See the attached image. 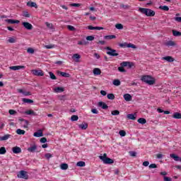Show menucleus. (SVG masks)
I'll list each match as a JSON object with an SVG mask.
<instances>
[{"instance_id": "7ed1b4c3", "label": "nucleus", "mask_w": 181, "mask_h": 181, "mask_svg": "<svg viewBox=\"0 0 181 181\" xmlns=\"http://www.w3.org/2000/svg\"><path fill=\"white\" fill-rule=\"evenodd\" d=\"M99 159L103 161L105 165H112L114 163V160L107 157V153H104L103 156H100Z\"/></svg>"}, {"instance_id": "c85d7f7f", "label": "nucleus", "mask_w": 181, "mask_h": 181, "mask_svg": "<svg viewBox=\"0 0 181 181\" xmlns=\"http://www.w3.org/2000/svg\"><path fill=\"white\" fill-rule=\"evenodd\" d=\"M23 103H25L26 104H33V100L28 99V98H23Z\"/></svg>"}, {"instance_id": "aec40b11", "label": "nucleus", "mask_w": 181, "mask_h": 181, "mask_svg": "<svg viewBox=\"0 0 181 181\" xmlns=\"http://www.w3.org/2000/svg\"><path fill=\"white\" fill-rule=\"evenodd\" d=\"M128 119H132L133 121H135L136 119V113L134 114H128L127 115Z\"/></svg>"}, {"instance_id": "473e14b6", "label": "nucleus", "mask_w": 181, "mask_h": 181, "mask_svg": "<svg viewBox=\"0 0 181 181\" xmlns=\"http://www.w3.org/2000/svg\"><path fill=\"white\" fill-rule=\"evenodd\" d=\"M25 130H22V129H18L17 130H16V134H18V135H25Z\"/></svg>"}, {"instance_id": "f8f14e48", "label": "nucleus", "mask_w": 181, "mask_h": 181, "mask_svg": "<svg viewBox=\"0 0 181 181\" xmlns=\"http://www.w3.org/2000/svg\"><path fill=\"white\" fill-rule=\"evenodd\" d=\"M98 107H100L103 110L108 109V105L105 104V103L100 101L98 103Z\"/></svg>"}, {"instance_id": "13d9d810", "label": "nucleus", "mask_w": 181, "mask_h": 181, "mask_svg": "<svg viewBox=\"0 0 181 181\" xmlns=\"http://www.w3.org/2000/svg\"><path fill=\"white\" fill-rule=\"evenodd\" d=\"M23 95H24L25 97H28V95H32V93L29 91L24 90Z\"/></svg>"}, {"instance_id": "0eeeda50", "label": "nucleus", "mask_w": 181, "mask_h": 181, "mask_svg": "<svg viewBox=\"0 0 181 181\" xmlns=\"http://www.w3.org/2000/svg\"><path fill=\"white\" fill-rule=\"evenodd\" d=\"M22 25H23V26H24V28L25 29H27V30H32V29H33V25H32V24H30V23L23 22Z\"/></svg>"}, {"instance_id": "4be33fe9", "label": "nucleus", "mask_w": 181, "mask_h": 181, "mask_svg": "<svg viewBox=\"0 0 181 181\" xmlns=\"http://www.w3.org/2000/svg\"><path fill=\"white\" fill-rule=\"evenodd\" d=\"M25 114H26V115H34V117H36V115H37V114L32 110H29L25 111Z\"/></svg>"}, {"instance_id": "b1692460", "label": "nucleus", "mask_w": 181, "mask_h": 181, "mask_svg": "<svg viewBox=\"0 0 181 181\" xmlns=\"http://www.w3.org/2000/svg\"><path fill=\"white\" fill-rule=\"evenodd\" d=\"M27 6H30L31 8H37V4L33 1H28L27 3Z\"/></svg>"}, {"instance_id": "09e8293b", "label": "nucleus", "mask_w": 181, "mask_h": 181, "mask_svg": "<svg viewBox=\"0 0 181 181\" xmlns=\"http://www.w3.org/2000/svg\"><path fill=\"white\" fill-rule=\"evenodd\" d=\"M86 40H88L89 42H93V40H94V36L93 35L87 36Z\"/></svg>"}, {"instance_id": "bb28decb", "label": "nucleus", "mask_w": 181, "mask_h": 181, "mask_svg": "<svg viewBox=\"0 0 181 181\" xmlns=\"http://www.w3.org/2000/svg\"><path fill=\"white\" fill-rule=\"evenodd\" d=\"M60 168H61L62 170H67V169H69V164L62 163L60 165Z\"/></svg>"}, {"instance_id": "8fccbe9b", "label": "nucleus", "mask_w": 181, "mask_h": 181, "mask_svg": "<svg viewBox=\"0 0 181 181\" xmlns=\"http://www.w3.org/2000/svg\"><path fill=\"white\" fill-rule=\"evenodd\" d=\"M40 142L41 144H46V142H47V139H46V137H42L40 139Z\"/></svg>"}, {"instance_id": "5701e85b", "label": "nucleus", "mask_w": 181, "mask_h": 181, "mask_svg": "<svg viewBox=\"0 0 181 181\" xmlns=\"http://www.w3.org/2000/svg\"><path fill=\"white\" fill-rule=\"evenodd\" d=\"M170 157L172 158L173 159H174V160H175V162H179L180 157H179L177 155L175 154V153H172L170 155Z\"/></svg>"}, {"instance_id": "4d7b16f0", "label": "nucleus", "mask_w": 181, "mask_h": 181, "mask_svg": "<svg viewBox=\"0 0 181 181\" xmlns=\"http://www.w3.org/2000/svg\"><path fill=\"white\" fill-rule=\"evenodd\" d=\"M112 115H119V110L112 111Z\"/></svg>"}, {"instance_id": "49530a36", "label": "nucleus", "mask_w": 181, "mask_h": 181, "mask_svg": "<svg viewBox=\"0 0 181 181\" xmlns=\"http://www.w3.org/2000/svg\"><path fill=\"white\" fill-rule=\"evenodd\" d=\"M127 47L132 48V49H136V45H135L132 43H129V44H127Z\"/></svg>"}, {"instance_id": "c9c22d12", "label": "nucleus", "mask_w": 181, "mask_h": 181, "mask_svg": "<svg viewBox=\"0 0 181 181\" xmlns=\"http://www.w3.org/2000/svg\"><path fill=\"white\" fill-rule=\"evenodd\" d=\"M49 77H50L51 80H57V77H56V75H54V74H53V72L49 71Z\"/></svg>"}, {"instance_id": "4c0bfd02", "label": "nucleus", "mask_w": 181, "mask_h": 181, "mask_svg": "<svg viewBox=\"0 0 181 181\" xmlns=\"http://www.w3.org/2000/svg\"><path fill=\"white\" fill-rule=\"evenodd\" d=\"M116 29H118L119 30H122V29H124V25L121 23H117L115 25Z\"/></svg>"}, {"instance_id": "ea45409f", "label": "nucleus", "mask_w": 181, "mask_h": 181, "mask_svg": "<svg viewBox=\"0 0 181 181\" xmlns=\"http://www.w3.org/2000/svg\"><path fill=\"white\" fill-rule=\"evenodd\" d=\"M173 36H181V33L180 31H177L176 30H173Z\"/></svg>"}, {"instance_id": "4468645a", "label": "nucleus", "mask_w": 181, "mask_h": 181, "mask_svg": "<svg viewBox=\"0 0 181 181\" xmlns=\"http://www.w3.org/2000/svg\"><path fill=\"white\" fill-rule=\"evenodd\" d=\"M10 70H13L16 71V70H21V69H25V66H13L9 67Z\"/></svg>"}, {"instance_id": "f3484780", "label": "nucleus", "mask_w": 181, "mask_h": 181, "mask_svg": "<svg viewBox=\"0 0 181 181\" xmlns=\"http://www.w3.org/2000/svg\"><path fill=\"white\" fill-rule=\"evenodd\" d=\"M57 74H59V76H62V77H65L66 78L70 77V75L69 73L62 72L60 71H57Z\"/></svg>"}, {"instance_id": "680f3d73", "label": "nucleus", "mask_w": 181, "mask_h": 181, "mask_svg": "<svg viewBox=\"0 0 181 181\" xmlns=\"http://www.w3.org/2000/svg\"><path fill=\"white\" fill-rule=\"evenodd\" d=\"M73 57H74V59H77V60H78V59H81V56H80V54H74L73 55Z\"/></svg>"}, {"instance_id": "7c9ffc66", "label": "nucleus", "mask_w": 181, "mask_h": 181, "mask_svg": "<svg viewBox=\"0 0 181 181\" xmlns=\"http://www.w3.org/2000/svg\"><path fill=\"white\" fill-rule=\"evenodd\" d=\"M55 93H63L64 91V88L57 87L54 88Z\"/></svg>"}, {"instance_id": "9b49d317", "label": "nucleus", "mask_w": 181, "mask_h": 181, "mask_svg": "<svg viewBox=\"0 0 181 181\" xmlns=\"http://www.w3.org/2000/svg\"><path fill=\"white\" fill-rule=\"evenodd\" d=\"M122 66H125V67H128V69H132L134 64L131 62H123Z\"/></svg>"}, {"instance_id": "a878e982", "label": "nucleus", "mask_w": 181, "mask_h": 181, "mask_svg": "<svg viewBox=\"0 0 181 181\" xmlns=\"http://www.w3.org/2000/svg\"><path fill=\"white\" fill-rule=\"evenodd\" d=\"M173 118H175V119H181V113H179L177 112H174Z\"/></svg>"}, {"instance_id": "9d476101", "label": "nucleus", "mask_w": 181, "mask_h": 181, "mask_svg": "<svg viewBox=\"0 0 181 181\" xmlns=\"http://www.w3.org/2000/svg\"><path fill=\"white\" fill-rule=\"evenodd\" d=\"M165 46H167V47H173L176 46V42L175 41L169 40L164 43Z\"/></svg>"}, {"instance_id": "5fc2aeb1", "label": "nucleus", "mask_w": 181, "mask_h": 181, "mask_svg": "<svg viewBox=\"0 0 181 181\" xmlns=\"http://www.w3.org/2000/svg\"><path fill=\"white\" fill-rule=\"evenodd\" d=\"M27 52L30 53V54H33V53H35V49L33 48H28Z\"/></svg>"}, {"instance_id": "dca6fc26", "label": "nucleus", "mask_w": 181, "mask_h": 181, "mask_svg": "<svg viewBox=\"0 0 181 181\" xmlns=\"http://www.w3.org/2000/svg\"><path fill=\"white\" fill-rule=\"evenodd\" d=\"M7 23H10L11 25H13L15 23H20L21 21L18 20H14V19H6L5 20Z\"/></svg>"}, {"instance_id": "69168bd1", "label": "nucleus", "mask_w": 181, "mask_h": 181, "mask_svg": "<svg viewBox=\"0 0 181 181\" xmlns=\"http://www.w3.org/2000/svg\"><path fill=\"white\" fill-rule=\"evenodd\" d=\"M129 155H130V156L135 157V156H136V152H135V151H129Z\"/></svg>"}, {"instance_id": "cd10ccee", "label": "nucleus", "mask_w": 181, "mask_h": 181, "mask_svg": "<svg viewBox=\"0 0 181 181\" xmlns=\"http://www.w3.org/2000/svg\"><path fill=\"white\" fill-rule=\"evenodd\" d=\"M9 138H11V134H6L3 136H0V141H7Z\"/></svg>"}, {"instance_id": "20e7f679", "label": "nucleus", "mask_w": 181, "mask_h": 181, "mask_svg": "<svg viewBox=\"0 0 181 181\" xmlns=\"http://www.w3.org/2000/svg\"><path fill=\"white\" fill-rule=\"evenodd\" d=\"M17 177L19 179H25V180H28V179H29V175L25 170H21L18 173Z\"/></svg>"}, {"instance_id": "338daca9", "label": "nucleus", "mask_w": 181, "mask_h": 181, "mask_svg": "<svg viewBox=\"0 0 181 181\" xmlns=\"http://www.w3.org/2000/svg\"><path fill=\"white\" fill-rule=\"evenodd\" d=\"M91 112L93 114H98V110L97 109H91Z\"/></svg>"}, {"instance_id": "58836bf2", "label": "nucleus", "mask_w": 181, "mask_h": 181, "mask_svg": "<svg viewBox=\"0 0 181 181\" xmlns=\"http://www.w3.org/2000/svg\"><path fill=\"white\" fill-rule=\"evenodd\" d=\"M6 153V148L5 147L0 148V155H5Z\"/></svg>"}, {"instance_id": "f704fd0d", "label": "nucleus", "mask_w": 181, "mask_h": 181, "mask_svg": "<svg viewBox=\"0 0 181 181\" xmlns=\"http://www.w3.org/2000/svg\"><path fill=\"white\" fill-rule=\"evenodd\" d=\"M117 37L115 35H105L104 39L106 40H111V39H115Z\"/></svg>"}, {"instance_id": "e2e57ef3", "label": "nucleus", "mask_w": 181, "mask_h": 181, "mask_svg": "<svg viewBox=\"0 0 181 181\" xmlns=\"http://www.w3.org/2000/svg\"><path fill=\"white\" fill-rule=\"evenodd\" d=\"M45 156L47 159H49V158H53V156L49 153H47Z\"/></svg>"}, {"instance_id": "2eb2a0df", "label": "nucleus", "mask_w": 181, "mask_h": 181, "mask_svg": "<svg viewBox=\"0 0 181 181\" xmlns=\"http://www.w3.org/2000/svg\"><path fill=\"white\" fill-rule=\"evenodd\" d=\"M12 151L13 153H21L22 152V148H21V147L15 146L12 148Z\"/></svg>"}, {"instance_id": "bf43d9fd", "label": "nucleus", "mask_w": 181, "mask_h": 181, "mask_svg": "<svg viewBox=\"0 0 181 181\" xmlns=\"http://www.w3.org/2000/svg\"><path fill=\"white\" fill-rule=\"evenodd\" d=\"M8 113L10 114V115H15V114H16V110H9Z\"/></svg>"}, {"instance_id": "3c124183", "label": "nucleus", "mask_w": 181, "mask_h": 181, "mask_svg": "<svg viewBox=\"0 0 181 181\" xmlns=\"http://www.w3.org/2000/svg\"><path fill=\"white\" fill-rule=\"evenodd\" d=\"M23 16H25V18H30V14L28 11H23Z\"/></svg>"}, {"instance_id": "c756f323", "label": "nucleus", "mask_w": 181, "mask_h": 181, "mask_svg": "<svg viewBox=\"0 0 181 181\" xmlns=\"http://www.w3.org/2000/svg\"><path fill=\"white\" fill-rule=\"evenodd\" d=\"M137 122H139V124H141V125H144V124L146 122V119L141 117L138 119Z\"/></svg>"}, {"instance_id": "a19ab883", "label": "nucleus", "mask_w": 181, "mask_h": 181, "mask_svg": "<svg viewBox=\"0 0 181 181\" xmlns=\"http://www.w3.org/2000/svg\"><path fill=\"white\" fill-rule=\"evenodd\" d=\"M159 9H161L162 11H169V7L168 6H160Z\"/></svg>"}, {"instance_id": "72a5a7b5", "label": "nucleus", "mask_w": 181, "mask_h": 181, "mask_svg": "<svg viewBox=\"0 0 181 181\" xmlns=\"http://www.w3.org/2000/svg\"><path fill=\"white\" fill-rule=\"evenodd\" d=\"M76 166H79V168H84V166H86V163L84 161H78L76 163Z\"/></svg>"}, {"instance_id": "ddd939ff", "label": "nucleus", "mask_w": 181, "mask_h": 181, "mask_svg": "<svg viewBox=\"0 0 181 181\" xmlns=\"http://www.w3.org/2000/svg\"><path fill=\"white\" fill-rule=\"evenodd\" d=\"M33 136H35V138L43 136V131L42 129L38 130V132L34 133Z\"/></svg>"}, {"instance_id": "864d4df0", "label": "nucleus", "mask_w": 181, "mask_h": 181, "mask_svg": "<svg viewBox=\"0 0 181 181\" xmlns=\"http://www.w3.org/2000/svg\"><path fill=\"white\" fill-rule=\"evenodd\" d=\"M119 134L120 136H125V135H127V132L124 130H120L119 132Z\"/></svg>"}, {"instance_id": "e433bc0d", "label": "nucleus", "mask_w": 181, "mask_h": 181, "mask_svg": "<svg viewBox=\"0 0 181 181\" xmlns=\"http://www.w3.org/2000/svg\"><path fill=\"white\" fill-rule=\"evenodd\" d=\"M107 98H108V100H115V95H114L113 93H109L107 94Z\"/></svg>"}, {"instance_id": "412c9836", "label": "nucleus", "mask_w": 181, "mask_h": 181, "mask_svg": "<svg viewBox=\"0 0 181 181\" xmlns=\"http://www.w3.org/2000/svg\"><path fill=\"white\" fill-rule=\"evenodd\" d=\"M125 66H122V62L120 63V66L117 68L118 71L120 73H127V70L124 69Z\"/></svg>"}, {"instance_id": "393cba45", "label": "nucleus", "mask_w": 181, "mask_h": 181, "mask_svg": "<svg viewBox=\"0 0 181 181\" xmlns=\"http://www.w3.org/2000/svg\"><path fill=\"white\" fill-rule=\"evenodd\" d=\"M93 74L94 76H100V74H101V69L98 68H95L93 69Z\"/></svg>"}, {"instance_id": "de8ad7c7", "label": "nucleus", "mask_w": 181, "mask_h": 181, "mask_svg": "<svg viewBox=\"0 0 181 181\" xmlns=\"http://www.w3.org/2000/svg\"><path fill=\"white\" fill-rule=\"evenodd\" d=\"M67 29L71 32H74V30H76V28L73 25H67Z\"/></svg>"}, {"instance_id": "f257e3e1", "label": "nucleus", "mask_w": 181, "mask_h": 181, "mask_svg": "<svg viewBox=\"0 0 181 181\" xmlns=\"http://www.w3.org/2000/svg\"><path fill=\"white\" fill-rule=\"evenodd\" d=\"M141 80L143 83H146V84H148V86H153L156 82L155 79L152 78V76L148 75L143 76Z\"/></svg>"}, {"instance_id": "39448f33", "label": "nucleus", "mask_w": 181, "mask_h": 181, "mask_svg": "<svg viewBox=\"0 0 181 181\" xmlns=\"http://www.w3.org/2000/svg\"><path fill=\"white\" fill-rule=\"evenodd\" d=\"M105 49L107 50V54H108L109 56H112V57H117V56H119V54H118L117 52V50L110 47H107L105 48Z\"/></svg>"}, {"instance_id": "6ab92c4d", "label": "nucleus", "mask_w": 181, "mask_h": 181, "mask_svg": "<svg viewBox=\"0 0 181 181\" xmlns=\"http://www.w3.org/2000/svg\"><path fill=\"white\" fill-rule=\"evenodd\" d=\"M123 97H124L125 101H132V95H131V94H129V93L124 94Z\"/></svg>"}, {"instance_id": "79ce46f5", "label": "nucleus", "mask_w": 181, "mask_h": 181, "mask_svg": "<svg viewBox=\"0 0 181 181\" xmlns=\"http://www.w3.org/2000/svg\"><path fill=\"white\" fill-rule=\"evenodd\" d=\"M71 121H73V122H74V121H78V115H72V116L71 117Z\"/></svg>"}, {"instance_id": "37998d69", "label": "nucleus", "mask_w": 181, "mask_h": 181, "mask_svg": "<svg viewBox=\"0 0 181 181\" xmlns=\"http://www.w3.org/2000/svg\"><path fill=\"white\" fill-rule=\"evenodd\" d=\"M119 47H123V49H125L128 47V43L124 42V43H120L119 44Z\"/></svg>"}, {"instance_id": "423d86ee", "label": "nucleus", "mask_w": 181, "mask_h": 181, "mask_svg": "<svg viewBox=\"0 0 181 181\" xmlns=\"http://www.w3.org/2000/svg\"><path fill=\"white\" fill-rule=\"evenodd\" d=\"M31 73L34 76H37L38 77H43V76H45V73H43V71H42V69H33L31 71Z\"/></svg>"}, {"instance_id": "2f4dec72", "label": "nucleus", "mask_w": 181, "mask_h": 181, "mask_svg": "<svg viewBox=\"0 0 181 181\" xmlns=\"http://www.w3.org/2000/svg\"><path fill=\"white\" fill-rule=\"evenodd\" d=\"M112 83L113 85L116 86L117 87L121 86V81H119V79H115Z\"/></svg>"}, {"instance_id": "774afa93", "label": "nucleus", "mask_w": 181, "mask_h": 181, "mask_svg": "<svg viewBox=\"0 0 181 181\" xmlns=\"http://www.w3.org/2000/svg\"><path fill=\"white\" fill-rule=\"evenodd\" d=\"M175 21L181 23V17H175Z\"/></svg>"}, {"instance_id": "a18cd8bd", "label": "nucleus", "mask_w": 181, "mask_h": 181, "mask_svg": "<svg viewBox=\"0 0 181 181\" xmlns=\"http://www.w3.org/2000/svg\"><path fill=\"white\" fill-rule=\"evenodd\" d=\"M8 42L9 43H16V40L13 37H9Z\"/></svg>"}, {"instance_id": "603ef678", "label": "nucleus", "mask_w": 181, "mask_h": 181, "mask_svg": "<svg viewBox=\"0 0 181 181\" xmlns=\"http://www.w3.org/2000/svg\"><path fill=\"white\" fill-rule=\"evenodd\" d=\"M149 169H156V168H158V165H156V164L153 163V164H150L148 166Z\"/></svg>"}, {"instance_id": "f03ea898", "label": "nucleus", "mask_w": 181, "mask_h": 181, "mask_svg": "<svg viewBox=\"0 0 181 181\" xmlns=\"http://www.w3.org/2000/svg\"><path fill=\"white\" fill-rule=\"evenodd\" d=\"M139 11L141 12V13H143L144 15H146V16L152 17L155 16V11L150 9V8H139Z\"/></svg>"}, {"instance_id": "0e129e2a", "label": "nucleus", "mask_w": 181, "mask_h": 181, "mask_svg": "<svg viewBox=\"0 0 181 181\" xmlns=\"http://www.w3.org/2000/svg\"><path fill=\"white\" fill-rule=\"evenodd\" d=\"M164 181H172V178L170 177H163Z\"/></svg>"}, {"instance_id": "6e6552de", "label": "nucleus", "mask_w": 181, "mask_h": 181, "mask_svg": "<svg viewBox=\"0 0 181 181\" xmlns=\"http://www.w3.org/2000/svg\"><path fill=\"white\" fill-rule=\"evenodd\" d=\"M36 149H37V146L36 144H30V147L28 148V152L35 153V152H36Z\"/></svg>"}, {"instance_id": "052dcab7", "label": "nucleus", "mask_w": 181, "mask_h": 181, "mask_svg": "<svg viewBox=\"0 0 181 181\" xmlns=\"http://www.w3.org/2000/svg\"><path fill=\"white\" fill-rule=\"evenodd\" d=\"M78 45L83 46L84 45H87V42L86 40H84V41H78Z\"/></svg>"}, {"instance_id": "c03bdc74", "label": "nucleus", "mask_w": 181, "mask_h": 181, "mask_svg": "<svg viewBox=\"0 0 181 181\" xmlns=\"http://www.w3.org/2000/svg\"><path fill=\"white\" fill-rule=\"evenodd\" d=\"M45 25H46L47 28H48V29H53V24L49 23V22H46Z\"/></svg>"}, {"instance_id": "6e6d98bb", "label": "nucleus", "mask_w": 181, "mask_h": 181, "mask_svg": "<svg viewBox=\"0 0 181 181\" xmlns=\"http://www.w3.org/2000/svg\"><path fill=\"white\" fill-rule=\"evenodd\" d=\"M55 47L56 45H45V49H53Z\"/></svg>"}, {"instance_id": "a211bd4d", "label": "nucleus", "mask_w": 181, "mask_h": 181, "mask_svg": "<svg viewBox=\"0 0 181 181\" xmlns=\"http://www.w3.org/2000/svg\"><path fill=\"white\" fill-rule=\"evenodd\" d=\"M78 128L83 130H86L87 128H88V124L83 122L82 124H78Z\"/></svg>"}, {"instance_id": "1a4fd4ad", "label": "nucleus", "mask_w": 181, "mask_h": 181, "mask_svg": "<svg viewBox=\"0 0 181 181\" xmlns=\"http://www.w3.org/2000/svg\"><path fill=\"white\" fill-rule=\"evenodd\" d=\"M161 60H165V62H168V63H173V62H175V59H173V57L171 56L163 57Z\"/></svg>"}]
</instances>
